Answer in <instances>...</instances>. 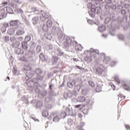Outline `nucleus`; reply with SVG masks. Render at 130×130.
<instances>
[{
    "mask_svg": "<svg viewBox=\"0 0 130 130\" xmlns=\"http://www.w3.org/2000/svg\"><path fill=\"white\" fill-rule=\"evenodd\" d=\"M104 22L106 25H107V27L110 28L109 34H110L111 36H115V34L113 32H114L116 29H119L120 27L116 25V18H115V17L112 16V19L110 17H107Z\"/></svg>",
    "mask_w": 130,
    "mask_h": 130,
    "instance_id": "obj_1",
    "label": "nucleus"
},
{
    "mask_svg": "<svg viewBox=\"0 0 130 130\" xmlns=\"http://www.w3.org/2000/svg\"><path fill=\"white\" fill-rule=\"evenodd\" d=\"M51 33L54 35L57 34L58 39L60 42H62L66 39V35L62 34V31L59 27H56V26H53L51 29Z\"/></svg>",
    "mask_w": 130,
    "mask_h": 130,
    "instance_id": "obj_2",
    "label": "nucleus"
},
{
    "mask_svg": "<svg viewBox=\"0 0 130 130\" xmlns=\"http://www.w3.org/2000/svg\"><path fill=\"white\" fill-rule=\"evenodd\" d=\"M31 11L35 14V15H41L40 16V20L42 22H44L45 21H46V20H48V17H49V16H48V13L44 12V11H39L36 7H32L31 8Z\"/></svg>",
    "mask_w": 130,
    "mask_h": 130,
    "instance_id": "obj_3",
    "label": "nucleus"
},
{
    "mask_svg": "<svg viewBox=\"0 0 130 130\" xmlns=\"http://www.w3.org/2000/svg\"><path fill=\"white\" fill-rule=\"evenodd\" d=\"M36 74V79L37 81H43L45 78V73L43 72V70L40 68H36L35 70Z\"/></svg>",
    "mask_w": 130,
    "mask_h": 130,
    "instance_id": "obj_4",
    "label": "nucleus"
},
{
    "mask_svg": "<svg viewBox=\"0 0 130 130\" xmlns=\"http://www.w3.org/2000/svg\"><path fill=\"white\" fill-rule=\"evenodd\" d=\"M101 12H102V10H101V7H95L94 6V8H92L90 10V11L88 12V14H89V16H90V17H91L92 18H94L96 14H100Z\"/></svg>",
    "mask_w": 130,
    "mask_h": 130,
    "instance_id": "obj_5",
    "label": "nucleus"
},
{
    "mask_svg": "<svg viewBox=\"0 0 130 130\" xmlns=\"http://www.w3.org/2000/svg\"><path fill=\"white\" fill-rule=\"evenodd\" d=\"M21 4V2L19 0H13L11 4V7L15 8V12L16 13H19L20 14H23V10L21 8H18V4Z\"/></svg>",
    "mask_w": 130,
    "mask_h": 130,
    "instance_id": "obj_6",
    "label": "nucleus"
},
{
    "mask_svg": "<svg viewBox=\"0 0 130 130\" xmlns=\"http://www.w3.org/2000/svg\"><path fill=\"white\" fill-rule=\"evenodd\" d=\"M127 21V17L126 16H123L122 17H118L117 18V22H116V26H117V27H119V29H120V27H122V25H121V23L123 22L124 23L126 22Z\"/></svg>",
    "mask_w": 130,
    "mask_h": 130,
    "instance_id": "obj_7",
    "label": "nucleus"
},
{
    "mask_svg": "<svg viewBox=\"0 0 130 130\" xmlns=\"http://www.w3.org/2000/svg\"><path fill=\"white\" fill-rule=\"evenodd\" d=\"M26 58L28 60H33L34 57H35V51L34 50H29L27 54L26 55Z\"/></svg>",
    "mask_w": 130,
    "mask_h": 130,
    "instance_id": "obj_8",
    "label": "nucleus"
},
{
    "mask_svg": "<svg viewBox=\"0 0 130 130\" xmlns=\"http://www.w3.org/2000/svg\"><path fill=\"white\" fill-rule=\"evenodd\" d=\"M26 33V29L24 27L19 28L16 32L17 36H23Z\"/></svg>",
    "mask_w": 130,
    "mask_h": 130,
    "instance_id": "obj_9",
    "label": "nucleus"
},
{
    "mask_svg": "<svg viewBox=\"0 0 130 130\" xmlns=\"http://www.w3.org/2000/svg\"><path fill=\"white\" fill-rule=\"evenodd\" d=\"M10 25L12 27H14L15 29L19 28V24H18V20H12L10 22Z\"/></svg>",
    "mask_w": 130,
    "mask_h": 130,
    "instance_id": "obj_10",
    "label": "nucleus"
},
{
    "mask_svg": "<svg viewBox=\"0 0 130 130\" xmlns=\"http://www.w3.org/2000/svg\"><path fill=\"white\" fill-rule=\"evenodd\" d=\"M105 8L107 10H109V9H111V10H116L117 9V7L116 6V5L112 4L110 5H106Z\"/></svg>",
    "mask_w": 130,
    "mask_h": 130,
    "instance_id": "obj_11",
    "label": "nucleus"
},
{
    "mask_svg": "<svg viewBox=\"0 0 130 130\" xmlns=\"http://www.w3.org/2000/svg\"><path fill=\"white\" fill-rule=\"evenodd\" d=\"M31 22L33 24V25H37L38 24H39L40 20H39V17L38 16H34L32 17L31 19Z\"/></svg>",
    "mask_w": 130,
    "mask_h": 130,
    "instance_id": "obj_12",
    "label": "nucleus"
},
{
    "mask_svg": "<svg viewBox=\"0 0 130 130\" xmlns=\"http://www.w3.org/2000/svg\"><path fill=\"white\" fill-rule=\"evenodd\" d=\"M72 43V39L70 37H67L66 38V42L64 43V47L67 48Z\"/></svg>",
    "mask_w": 130,
    "mask_h": 130,
    "instance_id": "obj_13",
    "label": "nucleus"
},
{
    "mask_svg": "<svg viewBox=\"0 0 130 130\" xmlns=\"http://www.w3.org/2000/svg\"><path fill=\"white\" fill-rule=\"evenodd\" d=\"M35 72L34 71H29L26 73V76L27 78V79H31L33 78V76L34 75Z\"/></svg>",
    "mask_w": 130,
    "mask_h": 130,
    "instance_id": "obj_14",
    "label": "nucleus"
},
{
    "mask_svg": "<svg viewBox=\"0 0 130 130\" xmlns=\"http://www.w3.org/2000/svg\"><path fill=\"white\" fill-rule=\"evenodd\" d=\"M96 74H99V75H101L103 73H104L105 72L104 71V67L103 66H101L99 68H98L96 70Z\"/></svg>",
    "mask_w": 130,
    "mask_h": 130,
    "instance_id": "obj_15",
    "label": "nucleus"
},
{
    "mask_svg": "<svg viewBox=\"0 0 130 130\" xmlns=\"http://www.w3.org/2000/svg\"><path fill=\"white\" fill-rule=\"evenodd\" d=\"M56 53L58 56H64V55H66V54H64L60 48H57L56 49Z\"/></svg>",
    "mask_w": 130,
    "mask_h": 130,
    "instance_id": "obj_16",
    "label": "nucleus"
},
{
    "mask_svg": "<svg viewBox=\"0 0 130 130\" xmlns=\"http://www.w3.org/2000/svg\"><path fill=\"white\" fill-rule=\"evenodd\" d=\"M66 110V112H62L61 114H73V111L70 108H67Z\"/></svg>",
    "mask_w": 130,
    "mask_h": 130,
    "instance_id": "obj_17",
    "label": "nucleus"
},
{
    "mask_svg": "<svg viewBox=\"0 0 130 130\" xmlns=\"http://www.w3.org/2000/svg\"><path fill=\"white\" fill-rule=\"evenodd\" d=\"M86 104H85V106H87L89 108H92V106L94 104L93 101H86Z\"/></svg>",
    "mask_w": 130,
    "mask_h": 130,
    "instance_id": "obj_18",
    "label": "nucleus"
},
{
    "mask_svg": "<svg viewBox=\"0 0 130 130\" xmlns=\"http://www.w3.org/2000/svg\"><path fill=\"white\" fill-rule=\"evenodd\" d=\"M77 102H85L86 101V98L84 96H80L77 100Z\"/></svg>",
    "mask_w": 130,
    "mask_h": 130,
    "instance_id": "obj_19",
    "label": "nucleus"
},
{
    "mask_svg": "<svg viewBox=\"0 0 130 130\" xmlns=\"http://www.w3.org/2000/svg\"><path fill=\"white\" fill-rule=\"evenodd\" d=\"M15 53L18 55L23 54V53H24V51H23L21 48H17L15 50Z\"/></svg>",
    "mask_w": 130,
    "mask_h": 130,
    "instance_id": "obj_20",
    "label": "nucleus"
},
{
    "mask_svg": "<svg viewBox=\"0 0 130 130\" xmlns=\"http://www.w3.org/2000/svg\"><path fill=\"white\" fill-rule=\"evenodd\" d=\"M20 43L19 41H16L15 42H13L11 44V46H12L14 48H17V47H19V46L20 45Z\"/></svg>",
    "mask_w": 130,
    "mask_h": 130,
    "instance_id": "obj_21",
    "label": "nucleus"
},
{
    "mask_svg": "<svg viewBox=\"0 0 130 130\" xmlns=\"http://www.w3.org/2000/svg\"><path fill=\"white\" fill-rule=\"evenodd\" d=\"M22 47L25 50L28 49V43L27 42L23 41L22 42Z\"/></svg>",
    "mask_w": 130,
    "mask_h": 130,
    "instance_id": "obj_22",
    "label": "nucleus"
},
{
    "mask_svg": "<svg viewBox=\"0 0 130 130\" xmlns=\"http://www.w3.org/2000/svg\"><path fill=\"white\" fill-rule=\"evenodd\" d=\"M39 58L42 61H47L46 58H45V56L43 53H41L39 55Z\"/></svg>",
    "mask_w": 130,
    "mask_h": 130,
    "instance_id": "obj_23",
    "label": "nucleus"
},
{
    "mask_svg": "<svg viewBox=\"0 0 130 130\" xmlns=\"http://www.w3.org/2000/svg\"><path fill=\"white\" fill-rule=\"evenodd\" d=\"M57 60H58V57L53 56L52 57V64H56V63L57 62Z\"/></svg>",
    "mask_w": 130,
    "mask_h": 130,
    "instance_id": "obj_24",
    "label": "nucleus"
},
{
    "mask_svg": "<svg viewBox=\"0 0 130 130\" xmlns=\"http://www.w3.org/2000/svg\"><path fill=\"white\" fill-rule=\"evenodd\" d=\"M106 30V26L104 25H102L101 26L99 27V31L100 32H104Z\"/></svg>",
    "mask_w": 130,
    "mask_h": 130,
    "instance_id": "obj_25",
    "label": "nucleus"
},
{
    "mask_svg": "<svg viewBox=\"0 0 130 130\" xmlns=\"http://www.w3.org/2000/svg\"><path fill=\"white\" fill-rule=\"evenodd\" d=\"M41 50H42V47L40 45H37L36 48V51L37 53H40L41 52Z\"/></svg>",
    "mask_w": 130,
    "mask_h": 130,
    "instance_id": "obj_26",
    "label": "nucleus"
},
{
    "mask_svg": "<svg viewBox=\"0 0 130 130\" xmlns=\"http://www.w3.org/2000/svg\"><path fill=\"white\" fill-rule=\"evenodd\" d=\"M6 11L8 14H14V10L11 7H6Z\"/></svg>",
    "mask_w": 130,
    "mask_h": 130,
    "instance_id": "obj_27",
    "label": "nucleus"
},
{
    "mask_svg": "<svg viewBox=\"0 0 130 130\" xmlns=\"http://www.w3.org/2000/svg\"><path fill=\"white\" fill-rule=\"evenodd\" d=\"M68 87L69 88H73V86H75L76 85V82L73 81L72 82H68Z\"/></svg>",
    "mask_w": 130,
    "mask_h": 130,
    "instance_id": "obj_28",
    "label": "nucleus"
},
{
    "mask_svg": "<svg viewBox=\"0 0 130 130\" xmlns=\"http://www.w3.org/2000/svg\"><path fill=\"white\" fill-rule=\"evenodd\" d=\"M105 63H108L110 61V57L109 56H104V59L103 60Z\"/></svg>",
    "mask_w": 130,
    "mask_h": 130,
    "instance_id": "obj_29",
    "label": "nucleus"
},
{
    "mask_svg": "<svg viewBox=\"0 0 130 130\" xmlns=\"http://www.w3.org/2000/svg\"><path fill=\"white\" fill-rule=\"evenodd\" d=\"M42 105H43V103H42V102L38 101V102H37V103L36 104V108H41L42 107Z\"/></svg>",
    "mask_w": 130,
    "mask_h": 130,
    "instance_id": "obj_30",
    "label": "nucleus"
},
{
    "mask_svg": "<svg viewBox=\"0 0 130 130\" xmlns=\"http://www.w3.org/2000/svg\"><path fill=\"white\" fill-rule=\"evenodd\" d=\"M95 91L98 93L101 92L102 91V86L101 85H98L96 88H95Z\"/></svg>",
    "mask_w": 130,
    "mask_h": 130,
    "instance_id": "obj_31",
    "label": "nucleus"
},
{
    "mask_svg": "<svg viewBox=\"0 0 130 130\" xmlns=\"http://www.w3.org/2000/svg\"><path fill=\"white\" fill-rule=\"evenodd\" d=\"M29 45L30 46V48H35L36 47L37 43L32 41L29 43Z\"/></svg>",
    "mask_w": 130,
    "mask_h": 130,
    "instance_id": "obj_32",
    "label": "nucleus"
},
{
    "mask_svg": "<svg viewBox=\"0 0 130 130\" xmlns=\"http://www.w3.org/2000/svg\"><path fill=\"white\" fill-rule=\"evenodd\" d=\"M49 28L50 27H49L47 24H44L42 27L43 30L44 31V32H47Z\"/></svg>",
    "mask_w": 130,
    "mask_h": 130,
    "instance_id": "obj_33",
    "label": "nucleus"
},
{
    "mask_svg": "<svg viewBox=\"0 0 130 130\" xmlns=\"http://www.w3.org/2000/svg\"><path fill=\"white\" fill-rule=\"evenodd\" d=\"M8 33L9 34V35H13V34L15 33V30L13 28H9L8 30Z\"/></svg>",
    "mask_w": 130,
    "mask_h": 130,
    "instance_id": "obj_34",
    "label": "nucleus"
},
{
    "mask_svg": "<svg viewBox=\"0 0 130 130\" xmlns=\"http://www.w3.org/2000/svg\"><path fill=\"white\" fill-rule=\"evenodd\" d=\"M87 8L88 9H90V10H92V9H94V8H95V5L92 4L91 3H89L87 4Z\"/></svg>",
    "mask_w": 130,
    "mask_h": 130,
    "instance_id": "obj_35",
    "label": "nucleus"
},
{
    "mask_svg": "<svg viewBox=\"0 0 130 130\" xmlns=\"http://www.w3.org/2000/svg\"><path fill=\"white\" fill-rule=\"evenodd\" d=\"M49 89L50 90V92H52L53 91V87H54V85L51 83H49Z\"/></svg>",
    "mask_w": 130,
    "mask_h": 130,
    "instance_id": "obj_36",
    "label": "nucleus"
},
{
    "mask_svg": "<svg viewBox=\"0 0 130 130\" xmlns=\"http://www.w3.org/2000/svg\"><path fill=\"white\" fill-rule=\"evenodd\" d=\"M46 25H48L49 28H50L52 26V21L50 20H48Z\"/></svg>",
    "mask_w": 130,
    "mask_h": 130,
    "instance_id": "obj_37",
    "label": "nucleus"
},
{
    "mask_svg": "<svg viewBox=\"0 0 130 130\" xmlns=\"http://www.w3.org/2000/svg\"><path fill=\"white\" fill-rule=\"evenodd\" d=\"M24 71H27V72H29L31 71V66L29 65H27L24 67Z\"/></svg>",
    "mask_w": 130,
    "mask_h": 130,
    "instance_id": "obj_38",
    "label": "nucleus"
},
{
    "mask_svg": "<svg viewBox=\"0 0 130 130\" xmlns=\"http://www.w3.org/2000/svg\"><path fill=\"white\" fill-rule=\"evenodd\" d=\"M59 119H60L59 117L55 116L53 119V121H54L55 122H58L59 121Z\"/></svg>",
    "mask_w": 130,
    "mask_h": 130,
    "instance_id": "obj_39",
    "label": "nucleus"
},
{
    "mask_svg": "<svg viewBox=\"0 0 130 130\" xmlns=\"http://www.w3.org/2000/svg\"><path fill=\"white\" fill-rule=\"evenodd\" d=\"M7 17V14L6 13H2L1 15H0V20L4 19Z\"/></svg>",
    "mask_w": 130,
    "mask_h": 130,
    "instance_id": "obj_40",
    "label": "nucleus"
},
{
    "mask_svg": "<svg viewBox=\"0 0 130 130\" xmlns=\"http://www.w3.org/2000/svg\"><path fill=\"white\" fill-rule=\"evenodd\" d=\"M83 107H85V105L79 104V105H77L75 106V108H79L80 109H82Z\"/></svg>",
    "mask_w": 130,
    "mask_h": 130,
    "instance_id": "obj_41",
    "label": "nucleus"
},
{
    "mask_svg": "<svg viewBox=\"0 0 130 130\" xmlns=\"http://www.w3.org/2000/svg\"><path fill=\"white\" fill-rule=\"evenodd\" d=\"M25 41L26 42H29L30 40H31V36H26L24 39Z\"/></svg>",
    "mask_w": 130,
    "mask_h": 130,
    "instance_id": "obj_42",
    "label": "nucleus"
},
{
    "mask_svg": "<svg viewBox=\"0 0 130 130\" xmlns=\"http://www.w3.org/2000/svg\"><path fill=\"white\" fill-rule=\"evenodd\" d=\"M114 80L117 82V84H120V80H119V78H118V76L116 75L114 77Z\"/></svg>",
    "mask_w": 130,
    "mask_h": 130,
    "instance_id": "obj_43",
    "label": "nucleus"
},
{
    "mask_svg": "<svg viewBox=\"0 0 130 130\" xmlns=\"http://www.w3.org/2000/svg\"><path fill=\"white\" fill-rule=\"evenodd\" d=\"M114 80L117 82V84H120V80H119V78H118V76L116 75L114 77Z\"/></svg>",
    "mask_w": 130,
    "mask_h": 130,
    "instance_id": "obj_44",
    "label": "nucleus"
},
{
    "mask_svg": "<svg viewBox=\"0 0 130 130\" xmlns=\"http://www.w3.org/2000/svg\"><path fill=\"white\" fill-rule=\"evenodd\" d=\"M21 100L24 101L25 103H28V100L26 98V96L25 95L22 96Z\"/></svg>",
    "mask_w": 130,
    "mask_h": 130,
    "instance_id": "obj_45",
    "label": "nucleus"
},
{
    "mask_svg": "<svg viewBox=\"0 0 130 130\" xmlns=\"http://www.w3.org/2000/svg\"><path fill=\"white\" fill-rule=\"evenodd\" d=\"M75 91H80L81 90V85L80 84L77 85L75 87Z\"/></svg>",
    "mask_w": 130,
    "mask_h": 130,
    "instance_id": "obj_46",
    "label": "nucleus"
},
{
    "mask_svg": "<svg viewBox=\"0 0 130 130\" xmlns=\"http://www.w3.org/2000/svg\"><path fill=\"white\" fill-rule=\"evenodd\" d=\"M123 88L125 90H126L127 91H128V90H129V91H130V88L126 84H123Z\"/></svg>",
    "mask_w": 130,
    "mask_h": 130,
    "instance_id": "obj_47",
    "label": "nucleus"
},
{
    "mask_svg": "<svg viewBox=\"0 0 130 130\" xmlns=\"http://www.w3.org/2000/svg\"><path fill=\"white\" fill-rule=\"evenodd\" d=\"M67 96H68L69 98H71L73 97V93H72V91H68L67 93Z\"/></svg>",
    "mask_w": 130,
    "mask_h": 130,
    "instance_id": "obj_48",
    "label": "nucleus"
},
{
    "mask_svg": "<svg viewBox=\"0 0 130 130\" xmlns=\"http://www.w3.org/2000/svg\"><path fill=\"white\" fill-rule=\"evenodd\" d=\"M13 74L15 75H18V74H19V72H18V70H17V69H16V68L15 67L13 68Z\"/></svg>",
    "mask_w": 130,
    "mask_h": 130,
    "instance_id": "obj_49",
    "label": "nucleus"
},
{
    "mask_svg": "<svg viewBox=\"0 0 130 130\" xmlns=\"http://www.w3.org/2000/svg\"><path fill=\"white\" fill-rule=\"evenodd\" d=\"M50 100H51V96H48L45 99V102H47V103L50 102Z\"/></svg>",
    "mask_w": 130,
    "mask_h": 130,
    "instance_id": "obj_50",
    "label": "nucleus"
},
{
    "mask_svg": "<svg viewBox=\"0 0 130 130\" xmlns=\"http://www.w3.org/2000/svg\"><path fill=\"white\" fill-rule=\"evenodd\" d=\"M68 123L70 124V125H72L73 123H74V120L71 118L68 119Z\"/></svg>",
    "mask_w": 130,
    "mask_h": 130,
    "instance_id": "obj_51",
    "label": "nucleus"
},
{
    "mask_svg": "<svg viewBox=\"0 0 130 130\" xmlns=\"http://www.w3.org/2000/svg\"><path fill=\"white\" fill-rule=\"evenodd\" d=\"M118 38L119 40H124V36L122 34H120L118 36Z\"/></svg>",
    "mask_w": 130,
    "mask_h": 130,
    "instance_id": "obj_52",
    "label": "nucleus"
},
{
    "mask_svg": "<svg viewBox=\"0 0 130 130\" xmlns=\"http://www.w3.org/2000/svg\"><path fill=\"white\" fill-rule=\"evenodd\" d=\"M24 22L26 26H29V27L31 26V24L28 19H26L25 20H24Z\"/></svg>",
    "mask_w": 130,
    "mask_h": 130,
    "instance_id": "obj_53",
    "label": "nucleus"
},
{
    "mask_svg": "<svg viewBox=\"0 0 130 130\" xmlns=\"http://www.w3.org/2000/svg\"><path fill=\"white\" fill-rule=\"evenodd\" d=\"M106 0H97L96 2V5H100L101 3H105Z\"/></svg>",
    "mask_w": 130,
    "mask_h": 130,
    "instance_id": "obj_54",
    "label": "nucleus"
},
{
    "mask_svg": "<svg viewBox=\"0 0 130 130\" xmlns=\"http://www.w3.org/2000/svg\"><path fill=\"white\" fill-rule=\"evenodd\" d=\"M46 49L48 51H49V50H52V46H51V45H48L46 47Z\"/></svg>",
    "mask_w": 130,
    "mask_h": 130,
    "instance_id": "obj_55",
    "label": "nucleus"
},
{
    "mask_svg": "<svg viewBox=\"0 0 130 130\" xmlns=\"http://www.w3.org/2000/svg\"><path fill=\"white\" fill-rule=\"evenodd\" d=\"M29 117L31 118V119H33L34 120H35V121H39V120H38V119H35V117L33 114L30 115Z\"/></svg>",
    "mask_w": 130,
    "mask_h": 130,
    "instance_id": "obj_56",
    "label": "nucleus"
},
{
    "mask_svg": "<svg viewBox=\"0 0 130 130\" xmlns=\"http://www.w3.org/2000/svg\"><path fill=\"white\" fill-rule=\"evenodd\" d=\"M46 38L47 40H51V39H52V37H51V35H48L46 36Z\"/></svg>",
    "mask_w": 130,
    "mask_h": 130,
    "instance_id": "obj_57",
    "label": "nucleus"
},
{
    "mask_svg": "<svg viewBox=\"0 0 130 130\" xmlns=\"http://www.w3.org/2000/svg\"><path fill=\"white\" fill-rule=\"evenodd\" d=\"M88 84H89L90 86L91 87H94V86H95V83L92 81H88Z\"/></svg>",
    "mask_w": 130,
    "mask_h": 130,
    "instance_id": "obj_58",
    "label": "nucleus"
},
{
    "mask_svg": "<svg viewBox=\"0 0 130 130\" xmlns=\"http://www.w3.org/2000/svg\"><path fill=\"white\" fill-rule=\"evenodd\" d=\"M106 2V5H110V4H112V0H106L105 1Z\"/></svg>",
    "mask_w": 130,
    "mask_h": 130,
    "instance_id": "obj_59",
    "label": "nucleus"
},
{
    "mask_svg": "<svg viewBox=\"0 0 130 130\" xmlns=\"http://www.w3.org/2000/svg\"><path fill=\"white\" fill-rule=\"evenodd\" d=\"M67 114H59V116L60 118L64 119L65 117H67Z\"/></svg>",
    "mask_w": 130,
    "mask_h": 130,
    "instance_id": "obj_60",
    "label": "nucleus"
},
{
    "mask_svg": "<svg viewBox=\"0 0 130 130\" xmlns=\"http://www.w3.org/2000/svg\"><path fill=\"white\" fill-rule=\"evenodd\" d=\"M82 112H83V114H87V113H88L89 110H88V109H84L82 111Z\"/></svg>",
    "mask_w": 130,
    "mask_h": 130,
    "instance_id": "obj_61",
    "label": "nucleus"
},
{
    "mask_svg": "<svg viewBox=\"0 0 130 130\" xmlns=\"http://www.w3.org/2000/svg\"><path fill=\"white\" fill-rule=\"evenodd\" d=\"M4 40L5 41V42H8V41H9V40H10V38H9V37H8V36H6L4 38Z\"/></svg>",
    "mask_w": 130,
    "mask_h": 130,
    "instance_id": "obj_62",
    "label": "nucleus"
},
{
    "mask_svg": "<svg viewBox=\"0 0 130 130\" xmlns=\"http://www.w3.org/2000/svg\"><path fill=\"white\" fill-rule=\"evenodd\" d=\"M120 11H121V14L122 15H125V14H126V11H125V10L121 9Z\"/></svg>",
    "mask_w": 130,
    "mask_h": 130,
    "instance_id": "obj_63",
    "label": "nucleus"
},
{
    "mask_svg": "<svg viewBox=\"0 0 130 130\" xmlns=\"http://www.w3.org/2000/svg\"><path fill=\"white\" fill-rule=\"evenodd\" d=\"M124 126L126 130H130V126L128 124H124Z\"/></svg>",
    "mask_w": 130,
    "mask_h": 130,
    "instance_id": "obj_64",
    "label": "nucleus"
}]
</instances>
